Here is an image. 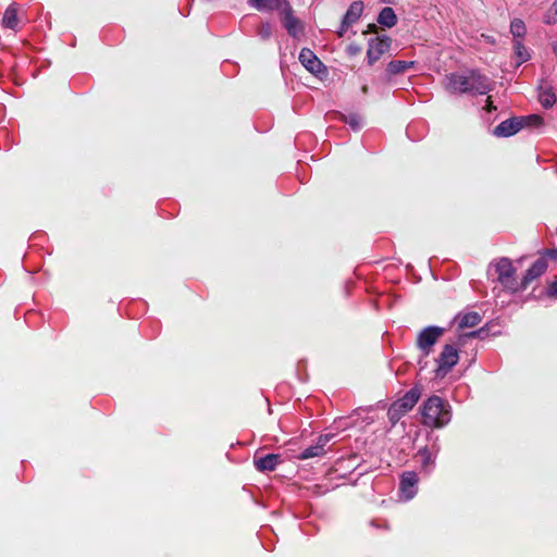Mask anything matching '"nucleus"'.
Wrapping results in <instances>:
<instances>
[{
	"label": "nucleus",
	"mask_w": 557,
	"mask_h": 557,
	"mask_svg": "<svg viewBox=\"0 0 557 557\" xmlns=\"http://www.w3.org/2000/svg\"><path fill=\"white\" fill-rule=\"evenodd\" d=\"M281 456L277 454H268L262 457H255L253 465L256 469L260 472H270L276 469L278 465Z\"/></svg>",
	"instance_id": "f8f14e48"
},
{
	"label": "nucleus",
	"mask_w": 557,
	"mask_h": 557,
	"mask_svg": "<svg viewBox=\"0 0 557 557\" xmlns=\"http://www.w3.org/2000/svg\"><path fill=\"white\" fill-rule=\"evenodd\" d=\"M515 52L519 59L518 65L529 60L530 54L520 39H513Z\"/></svg>",
	"instance_id": "5701e85b"
},
{
	"label": "nucleus",
	"mask_w": 557,
	"mask_h": 557,
	"mask_svg": "<svg viewBox=\"0 0 557 557\" xmlns=\"http://www.w3.org/2000/svg\"><path fill=\"white\" fill-rule=\"evenodd\" d=\"M547 269V261L545 256L540 257L535 260L532 265L527 270L524 276L521 280L520 288L521 290L525 289L528 285L535 278L540 277L545 273Z\"/></svg>",
	"instance_id": "9b49d317"
},
{
	"label": "nucleus",
	"mask_w": 557,
	"mask_h": 557,
	"mask_svg": "<svg viewBox=\"0 0 557 557\" xmlns=\"http://www.w3.org/2000/svg\"><path fill=\"white\" fill-rule=\"evenodd\" d=\"M522 128H524V120H522L520 116H516L505 120L498 124L494 128L493 134L496 137H509L517 134Z\"/></svg>",
	"instance_id": "6e6552de"
},
{
	"label": "nucleus",
	"mask_w": 557,
	"mask_h": 557,
	"mask_svg": "<svg viewBox=\"0 0 557 557\" xmlns=\"http://www.w3.org/2000/svg\"><path fill=\"white\" fill-rule=\"evenodd\" d=\"M553 52L557 58V41L553 44Z\"/></svg>",
	"instance_id": "72a5a7b5"
},
{
	"label": "nucleus",
	"mask_w": 557,
	"mask_h": 557,
	"mask_svg": "<svg viewBox=\"0 0 557 557\" xmlns=\"http://www.w3.org/2000/svg\"><path fill=\"white\" fill-rule=\"evenodd\" d=\"M485 102H486V103H485L484 109H485L486 111L492 112V111L496 110V107L493 104V101L491 100V98H490V97L486 99V101H485Z\"/></svg>",
	"instance_id": "473e14b6"
},
{
	"label": "nucleus",
	"mask_w": 557,
	"mask_h": 557,
	"mask_svg": "<svg viewBox=\"0 0 557 557\" xmlns=\"http://www.w3.org/2000/svg\"><path fill=\"white\" fill-rule=\"evenodd\" d=\"M2 24L4 27L15 30L17 28L18 20L17 12L14 5H10L3 15Z\"/></svg>",
	"instance_id": "6ab92c4d"
},
{
	"label": "nucleus",
	"mask_w": 557,
	"mask_h": 557,
	"mask_svg": "<svg viewBox=\"0 0 557 557\" xmlns=\"http://www.w3.org/2000/svg\"><path fill=\"white\" fill-rule=\"evenodd\" d=\"M445 89L450 94H487L491 87V81L476 70L468 73H450L444 81Z\"/></svg>",
	"instance_id": "f257e3e1"
},
{
	"label": "nucleus",
	"mask_w": 557,
	"mask_h": 557,
	"mask_svg": "<svg viewBox=\"0 0 557 557\" xmlns=\"http://www.w3.org/2000/svg\"><path fill=\"white\" fill-rule=\"evenodd\" d=\"M335 435L334 434H323V435H320L315 442V445L319 447V448H322V451L324 453V455L326 454V445L327 443L334 437Z\"/></svg>",
	"instance_id": "bb28decb"
},
{
	"label": "nucleus",
	"mask_w": 557,
	"mask_h": 557,
	"mask_svg": "<svg viewBox=\"0 0 557 557\" xmlns=\"http://www.w3.org/2000/svg\"><path fill=\"white\" fill-rule=\"evenodd\" d=\"M527 28L524 22L520 18H515L510 23V33L513 39H521L525 35Z\"/></svg>",
	"instance_id": "412c9836"
},
{
	"label": "nucleus",
	"mask_w": 557,
	"mask_h": 557,
	"mask_svg": "<svg viewBox=\"0 0 557 557\" xmlns=\"http://www.w3.org/2000/svg\"><path fill=\"white\" fill-rule=\"evenodd\" d=\"M414 65L413 61H401V60H394L391 61L386 66V74L388 76H394L404 73L408 69L412 67Z\"/></svg>",
	"instance_id": "dca6fc26"
},
{
	"label": "nucleus",
	"mask_w": 557,
	"mask_h": 557,
	"mask_svg": "<svg viewBox=\"0 0 557 557\" xmlns=\"http://www.w3.org/2000/svg\"><path fill=\"white\" fill-rule=\"evenodd\" d=\"M379 24L385 27H393L397 23V16L394 12V10L389 7H385L382 9V11L379 14L377 17Z\"/></svg>",
	"instance_id": "a211bd4d"
},
{
	"label": "nucleus",
	"mask_w": 557,
	"mask_h": 557,
	"mask_svg": "<svg viewBox=\"0 0 557 557\" xmlns=\"http://www.w3.org/2000/svg\"><path fill=\"white\" fill-rule=\"evenodd\" d=\"M362 11H363V3L361 1H354L347 12L345 13L343 20H344V24L346 25H352L354 23H356L359 17L361 16L362 14Z\"/></svg>",
	"instance_id": "2eb2a0df"
},
{
	"label": "nucleus",
	"mask_w": 557,
	"mask_h": 557,
	"mask_svg": "<svg viewBox=\"0 0 557 557\" xmlns=\"http://www.w3.org/2000/svg\"><path fill=\"white\" fill-rule=\"evenodd\" d=\"M418 474L413 471L404 472L400 476L399 492L405 500L412 499L418 492Z\"/></svg>",
	"instance_id": "0eeeda50"
},
{
	"label": "nucleus",
	"mask_w": 557,
	"mask_h": 557,
	"mask_svg": "<svg viewBox=\"0 0 557 557\" xmlns=\"http://www.w3.org/2000/svg\"><path fill=\"white\" fill-rule=\"evenodd\" d=\"M520 117L522 120H524V127H527V126L539 127L543 124L542 116H540L537 114H531L528 116H520Z\"/></svg>",
	"instance_id": "a878e982"
},
{
	"label": "nucleus",
	"mask_w": 557,
	"mask_h": 557,
	"mask_svg": "<svg viewBox=\"0 0 557 557\" xmlns=\"http://www.w3.org/2000/svg\"><path fill=\"white\" fill-rule=\"evenodd\" d=\"M299 61L312 74L319 75L325 72L324 64L308 48L301 49L299 53Z\"/></svg>",
	"instance_id": "1a4fd4ad"
},
{
	"label": "nucleus",
	"mask_w": 557,
	"mask_h": 557,
	"mask_svg": "<svg viewBox=\"0 0 557 557\" xmlns=\"http://www.w3.org/2000/svg\"><path fill=\"white\" fill-rule=\"evenodd\" d=\"M552 10H554L555 14L557 13V0L553 3Z\"/></svg>",
	"instance_id": "f704fd0d"
},
{
	"label": "nucleus",
	"mask_w": 557,
	"mask_h": 557,
	"mask_svg": "<svg viewBox=\"0 0 557 557\" xmlns=\"http://www.w3.org/2000/svg\"><path fill=\"white\" fill-rule=\"evenodd\" d=\"M423 424L429 428H443L451 419L450 406L440 396L433 395L421 408Z\"/></svg>",
	"instance_id": "f03ea898"
},
{
	"label": "nucleus",
	"mask_w": 557,
	"mask_h": 557,
	"mask_svg": "<svg viewBox=\"0 0 557 557\" xmlns=\"http://www.w3.org/2000/svg\"><path fill=\"white\" fill-rule=\"evenodd\" d=\"M492 271L497 275V281L502 286L512 293L521 290L520 284L515 277L516 269L513 268L509 258H499L491 262L488 273Z\"/></svg>",
	"instance_id": "7ed1b4c3"
},
{
	"label": "nucleus",
	"mask_w": 557,
	"mask_h": 557,
	"mask_svg": "<svg viewBox=\"0 0 557 557\" xmlns=\"http://www.w3.org/2000/svg\"><path fill=\"white\" fill-rule=\"evenodd\" d=\"M480 322H481V315L478 312H475V311L467 312L460 318L459 327H461V329L474 327Z\"/></svg>",
	"instance_id": "aec40b11"
},
{
	"label": "nucleus",
	"mask_w": 557,
	"mask_h": 557,
	"mask_svg": "<svg viewBox=\"0 0 557 557\" xmlns=\"http://www.w3.org/2000/svg\"><path fill=\"white\" fill-rule=\"evenodd\" d=\"M391 47L389 37H376L369 41L367 59L370 65L374 64Z\"/></svg>",
	"instance_id": "423d86ee"
},
{
	"label": "nucleus",
	"mask_w": 557,
	"mask_h": 557,
	"mask_svg": "<svg viewBox=\"0 0 557 557\" xmlns=\"http://www.w3.org/2000/svg\"><path fill=\"white\" fill-rule=\"evenodd\" d=\"M346 123L355 131H358L361 128V120L358 115L351 114L348 117H346Z\"/></svg>",
	"instance_id": "c85d7f7f"
},
{
	"label": "nucleus",
	"mask_w": 557,
	"mask_h": 557,
	"mask_svg": "<svg viewBox=\"0 0 557 557\" xmlns=\"http://www.w3.org/2000/svg\"><path fill=\"white\" fill-rule=\"evenodd\" d=\"M545 258L548 257L550 259L557 260V249H548L544 253Z\"/></svg>",
	"instance_id": "2f4dec72"
},
{
	"label": "nucleus",
	"mask_w": 557,
	"mask_h": 557,
	"mask_svg": "<svg viewBox=\"0 0 557 557\" xmlns=\"http://www.w3.org/2000/svg\"><path fill=\"white\" fill-rule=\"evenodd\" d=\"M272 35V26L270 23H262L258 27V36L262 39H269Z\"/></svg>",
	"instance_id": "cd10ccee"
},
{
	"label": "nucleus",
	"mask_w": 557,
	"mask_h": 557,
	"mask_svg": "<svg viewBox=\"0 0 557 557\" xmlns=\"http://www.w3.org/2000/svg\"><path fill=\"white\" fill-rule=\"evenodd\" d=\"M420 398V391L417 387L409 389L400 399L396 403L403 408V411L408 412L411 410Z\"/></svg>",
	"instance_id": "4468645a"
},
{
	"label": "nucleus",
	"mask_w": 557,
	"mask_h": 557,
	"mask_svg": "<svg viewBox=\"0 0 557 557\" xmlns=\"http://www.w3.org/2000/svg\"><path fill=\"white\" fill-rule=\"evenodd\" d=\"M539 100L543 107L550 108L556 102V96L552 89H544V90H541Z\"/></svg>",
	"instance_id": "b1692460"
},
{
	"label": "nucleus",
	"mask_w": 557,
	"mask_h": 557,
	"mask_svg": "<svg viewBox=\"0 0 557 557\" xmlns=\"http://www.w3.org/2000/svg\"><path fill=\"white\" fill-rule=\"evenodd\" d=\"M445 330L440 326L424 327L418 335L417 345L422 350L424 356L431 352L432 346L444 334Z\"/></svg>",
	"instance_id": "39448f33"
},
{
	"label": "nucleus",
	"mask_w": 557,
	"mask_h": 557,
	"mask_svg": "<svg viewBox=\"0 0 557 557\" xmlns=\"http://www.w3.org/2000/svg\"><path fill=\"white\" fill-rule=\"evenodd\" d=\"M417 458L421 470L430 474L435 467V458L431 455L428 447L420 448L417 453Z\"/></svg>",
	"instance_id": "ddd939ff"
},
{
	"label": "nucleus",
	"mask_w": 557,
	"mask_h": 557,
	"mask_svg": "<svg viewBox=\"0 0 557 557\" xmlns=\"http://www.w3.org/2000/svg\"><path fill=\"white\" fill-rule=\"evenodd\" d=\"M250 4L259 11H273L282 9L285 0H249Z\"/></svg>",
	"instance_id": "f3484780"
},
{
	"label": "nucleus",
	"mask_w": 557,
	"mask_h": 557,
	"mask_svg": "<svg viewBox=\"0 0 557 557\" xmlns=\"http://www.w3.org/2000/svg\"><path fill=\"white\" fill-rule=\"evenodd\" d=\"M282 14L283 26L290 36L297 37L298 34L302 32V25L299 18L294 16L293 10L287 2H284V7L282 8Z\"/></svg>",
	"instance_id": "9d476101"
},
{
	"label": "nucleus",
	"mask_w": 557,
	"mask_h": 557,
	"mask_svg": "<svg viewBox=\"0 0 557 557\" xmlns=\"http://www.w3.org/2000/svg\"><path fill=\"white\" fill-rule=\"evenodd\" d=\"M405 413L406 411H403V408L395 401L391 405L387 411V416L389 421L395 424Z\"/></svg>",
	"instance_id": "393cba45"
},
{
	"label": "nucleus",
	"mask_w": 557,
	"mask_h": 557,
	"mask_svg": "<svg viewBox=\"0 0 557 557\" xmlns=\"http://www.w3.org/2000/svg\"><path fill=\"white\" fill-rule=\"evenodd\" d=\"M548 295L550 297L557 298V281L550 283V285L548 286Z\"/></svg>",
	"instance_id": "c756f323"
},
{
	"label": "nucleus",
	"mask_w": 557,
	"mask_h": 557,
	"mask_svg": "<svg viewBox=\"0 0 557 557\" xmlns=\"http://www.w3.org/2000/svg\"><path fill=\"white\" fill-rule=\"evenodd\" d=\"M458 360L459 355L455 346L446 344L436 359V376H445L453 369V367L458 363Z\"/></svg>",
	"instance_id": "20e7f679"
},
{
	"label": "nucleus",
	"mask_w": 557,
	"mask_h": 557,
	"mask_svg": "<svg viewBox=\"0 0 557 557\" xmlns=\"http://www.w3.org/2000/svg\"><path fill=\"white\" fill-rule=\"evenodd\" d=\"M350 26H351V25H346V24H344V20H343V21H342V24H341V27H339V29L337 30V35H338V37H343V36L346 34V32L348 30V28H349Z\"/></svg>",
	"instance_id": "7c9ffc66"
},
{
	"label": "nucleus",
	"mask_w": 557,
	"mask_h": 557,
	"mask_svg": "<svg viewBox=\"0 0 557 557\" xmlns=\"http://www.w3.org/2000/svg\"><path fill=\"white\" fill-rule=\"evenodd\" d=\"M324 456L322 448H319L315 444L305 448L299 455L298 459L307 460L314 457Z\"/></svg>",
	"instance_id": "4be33fe9"
}]
</instances>
